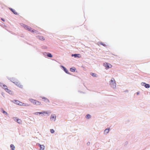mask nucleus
<instances>
[{
  "label": "nucleus",
  "instance_id": "nucleus-14",
  "mask_svg": "<svg viewBox=\"0 0 150 150\" xmlns=\"http://www.w3.org/2000/svg\"><path fill=\"white\" fill-rule=\"evenodd\" d=\"M42 99H44V101H45L46 102H49V100L48 99H47V98L45 97H42Z\"/></svg>",
  "mask_w": 150,
  "mask_h": 150
},
{
  "label": "nucleus",
  "instance_id": "nucleus-10",
  "mask_svg": "<svg viewBox=\"0 0 150 150\" xmlns=\"http://www.w3.org/2000/svg\"><path fill=\"white\" fill-rule=\"evenodd\" d=\"M10 9L15 14L17 15V13L14 10H13L12 8H10Z\"/></svg>",
  "mask_w": 150,
  "mask_h": 150
},
{
  "label": "nucleus",
  "instance_id": "nucleus-8",
  "mask_svg": "<svg viewBox=\"0 0 150 150\" xmlns=\"http://www.w3.org/2000/svg\"><path fill=\"white\" fill-rule=\"evenodd\" d=\"M45 146L43 145L40 146V150H44Z\"/></svg>",
  "mask_w": 150,
  "mask_h": 150
},
{
  "label": "nucleus",
  "instance_id": "nucleus-15",
  "mask_svg": "<svg viewBox=\"0 0 150 150\" xmlns=\"http://www.w3.org/2000/svg\"><path fill=\"white\" fill-rule=\"evenodd\" d=\"M10 147L12 150H14L15 146L13 144H11L10 145Z\"/></svg>",
  "mask_w": 150,
  "mask_h": 150
},
{
  "label": "nucleus",
  "instance_id": "nucleus-27",
  "mask_svg": "<svg viewBox=\"0 0 150 150\" xmlns=\"http://www.w3.org/2000/svg\"><path fill=\"white\" fill-rule=\"evenodd\" d=\"M1 20L4 21H5V20L3 18H1Z\"/></svg>",
  "mask_w": 150,
  "mask_h": 150
},
{
  "label": "nucleus",
  "instance_id": "nucleus-4",
  "mask_svg": "<svg viewBox=\"0 0 150 150\" xmlns=\"http://www.w3.org/2000/svg\"><path fill=\"white\" fill-rule=\"evenodd\" d=\"M14 103L18 105H26L25 104L22 103L21 102L18 100H14Z\"/></svg>",
  "mask_w": 150,
  "mask_h": 150
},
{
  "label": "nucleus",
  "instance_id": "nucleus-9",
  "mask_svg": "<svg viewBox=\"0 0 150 150\" xmlns=\"http://www.w3.org/2000/svg\"><path fill=\"white\" fill-rule=\"evenodd\" d=\"M56 118V116L54 115H51V119L52 120H55Z\"/></svg>",
  "mask_w": 150,
  "mask_h": 150
},
{
  "label": "nucleus",
  "instance_id": "nucleus-3",
  "mask_svg": "<svg viewBox=\"0 0 150 150\" xmlns=\"http://www.w3.org/2000/svg\"><path fill=\"white\" fill-rule=\"evenodd\" d=\"M2 88L4 89L6 91L8 92V93H9L10 94H12L13 93L11 91V90H9V89H8L7 88V87L5 85H3Z\"/></svg>",
  "mask_w": 150,
  "mask_h": 150
},
{
  "label": "nucleus",
  "instance_id": "nucleus-13",
  "mask_svg": "<svg viewBox=\"0 0 150 150\" xmlns=\"http://www.w3.org/2000/svg\"><path fill=\"white\" fill-rule=\"evenodd\" d=\"M80 55V54H72V56H74L75 57H79V56Z\"/></svg>",
  "mask_w": 150,
  "mask_h": 150
},
{
  "label": "nucleus",
  "instance_id": "nucleus-28",
  "mask_svg": "<svg viewBox=\"0 0 150 150\" xmlns=\"http://www.w3.org/2000/svg\"><path fill=\"white\" fill-rule=\"evenodd\" d=\"M38 146H39L40 147V146H41V145H41V144H38Z\"/></svg>",
  "mask_w": 150,
  "mask_h": 150
},
{
  "label": "nucleus",
  "instance_id": "nucleus-12",
  "mask_svg": "<svg viewBox=\"0 0 150 150\" xmlns=\"http://www.w3.org/2000/svg\"><path fill=\"white\" fill-rule=\"evenodd\" d=\"M47 56L49 57H52V55L50 53H47Z\"/></svg>",
  "mask_w": 150,
  "mask_h": 150
},
{
  "label": "nucleus",
  "instance_id": "nucleus-26",
  "mask_svg": "<svg viewBox=\"0 0 150 150\" xmlns=\"http://www.w3.org/2000/svg\"><path fill=\"white\" fill-rule=\"evenodd\" d=\"M24 28H25L26 29H28V27H27V26H24Z\"/></svg>",
  "mask_w": 150,
  "mask_h": 150
},
{
  "label": "nucleus",
  "instance_id": "nucleus-19",
  "mask_svg": "<svg viewBox=\"0 0 150 150\" xmlns=\"http://www.w3.org/2000/svg\"><path fill=\"white\" fill-rule=\"evenodd\" d=\"M16 121H17V122H18V123H21V122H22V121L21 120L19 119H18L16 120Z\"/></svg>",
  "mask_w": 150,
  "mask_h": 150
},
{
  "label": "nucleus",
  "instance_id": "nucleus-22",
  "mask_svg": "<svg viewBox=\"0 0 150 150\" xmlns=\"http://www.w3.org/2000/svg\"><path fill=\"white\" fill-rule=\"evenodd\" d=\"M29 31H30L31 32L33 33H34V32L35 33L37 31L35 30H32L31 29H29Z\"/></svg>",
  "mask_w": 150,
  "mask_h": 150
},
{
  "label": "nucleus",
  "instance_id": "nucleus-23",
  "mask_svg": "<svg viewBox=\"0 0 150 150\" xmlns=\"http://www.w3.org/2000/svg\"><path fill=\"white\" fill-rule=\"evenodd\" d=\"M39 113L40 114H47V112L46 111H43L42 112H39Z\"/></svg>",
  "mask_w": 150,
  "mask_h": 150
},
{
  "label": "nucleus",
  "instance_id": "nucleus-17",
  "mask_svg": "<svg viewBox=\"0 0 150 150\" xmlns=\"http://www.w3.org/2000/svg\"><path fill=\"white\" fill-rule=\"evenodd\" d=\"M145 83V85H144V86L145 87L147 88H148L150 87V85L149 84H146L145 83Z\"/></svg>",
  "mask_w": 150,
  "mask_h": 150
},
{
  "label": "nucleus",
  "instance_id": "nucleus-21",
  "mask_svg": "<svg viewBox=\"0 0 150 150\" xmlns=\"http://www.w3.org/2000/svg\"><path fill=\"white\" fill-rule=\"evenodd\" d=\"M91 75L94 77H96V74L93 73H91Z\"/></svg>",
  "mask_w": 150,
  "mask_h": 150
},
{
  "label": "nucleus",
  "instance_id": "nucleus-11",
  "mask_svg": "<svg viewBox=\"0 0 150 150\" xmlns=\"http://www.w3.org/2000/svg\"><path fill=\"white\" fill-rule=\"evenodd\" d=\"M109 131V129L108 128L106 129L104 131V133L107 134L108 133Z\"/></svg>",
  "mask_w": 150,
  "mask_h": 150
},
{
  "label": "nucleus",
  "instance_id": "nucleus-5",
  "mask_svg": "<svg viewBox=\"0 0 150 150\" xmlns=\"http://www.w3.org/2000/svg\"><path fill=\"white\" fill-rule=\"evenodd\" d=\"M103 65L105 67L107 68V69L109 68H110L112 67V66L111 64L107 63H104Z\"/></svg>",
  "mask_w": 150,
  "mask_h": 150
},
{
  "label": "nucleus",
  "instance_id": "nucleus-29",
  "mask_svg": "<svg viewBox=\"0 0 150 150\" xmlns=\"http://www.w3.org/2000/svg\"><path fill=\"white\" fill-rule=\"evenodd\" d=\"M138 94H139V93H137V95H138Z\"/></svg>",
  "mask_w": 150,
  "mask_h": 150
},
{
  "label": "nucleus",
  "instance_id": "nucleus-16",
  "mask_svg": "<svg viewBox=\"0 0 150 150\" xmlns=\"http://www.w3.org/2000/svg\"><path fill=\"white\" fill-rule=\"evenodd\" d=\"M63 68L64 69V71H65V72L67 73V74H69L68 70L65 67H63Z\"/></svg>",
  "mask_w": 150,
  "mask_h": 150
},
{
  "label": "nucleus",
  "instance_id": "nucleus-1",
  "mask_svg": "<svg viewBox=\"0 0 150 150\" xmlns=\"http://www.w3.org/2000/svg\"><path fill=\"white\" fill-rule=\"evenodd\" d=\"M30 102L34 104L35 105H40L41 104V103L37 100H34L32 99H30Z\"/></svg>",
  "mask_w": 150,
  "mask_h": 150
},
{
  "label": "nucleus",
  "instance_id": "nucleus-2",
  "mask_svg": "<svg viewBox=\"0 0 150 150\" xmlns=\"http://www.w3.org/2000/svg\"><path fill=\"white\" fill-rule=\"evenodd\" d=\"M110 84L114 87H116V83L114 78H112L110 81Z\"/></svg>",
  "mask_w": 150,
  "mask_h": 150
},
{
  "label": "nucleus",
  "instance_id": "nucleus-6",
  "mask_svg": "<svg viewBox=\"0 0 150 150\" xmlns=\"http://www.w3.org/2000/svg\"><path fill=\"white\" fill-rule=\"evenodd\" d=\"M13 83H15L16 84V85L19 87L20 88L22 87V86L20 84V83L19 82L15 81V82H13Z\"/></svg>",
  "mask_w": 150,
  "mask_h": 150
},
{
  "label": "nucleus",
  "instance_id": "nucleus-7",
  "mask_svg": "<svg viewBox=\"0 0 150 150\" xmlns=\"http://www.w3.org/2000/svg\"><path fill=\"white\" fill-rule=\"evenodd\" d=\"M38 38L41 40H45L43 36H38Z\"/></svg>",
  "mask_w": 150,
  "mask_h": 150
},
{
  "label": "nucleus",
  "instance_id": "nucleus-24",
  "mask_svg": "<svg viewBox=\"0 0 150 150\" xmlns=\"http://www.w3.org/2000/svg\"><path fill=\"white\" fill-rule=\"evenodd\" d=\"M50 132L52 133H53L54 132V131L53 129H50Z\"/></svg>",
  "mask_w": 150,
  "mask_h": 150
},
{
  "label": "nucleus",
  "instance_id": "nucleus-25",
  "mask_svg": "<svg viewBox=\"0 0 150 150\" xmlns=\"http://www.w3.org/2000/svg\"><path fill=\"white\" fill-rule=\"evenodd\" d=\"M2 111L4 113L6 114V115L7 114V113L4 110H2Z\"/></svg>",
  "mask_w": 150,
  "mask_h": 150
},
{
  "label": "nucleus",
  "instance_id": "nucleus-20",
  "mask_svg": "<svg viewBox=\"0 0 150 150\" xmlns=\"http://www.w3.org/2000/svg\"><path fill=\"white\" fill-rule=\"evenodd\" d=\"M91 115L89 114H87V115L86 116V118L87 119H89L90 118H91Z\"/></svg>",
  "mask_w": 150,
  "mask_h": 150
},
{
  "label": "nucleus",
  "instance_id": "nucleus-18",
  "mask_svg": "<svg viewBox=\"0 0 150 150\" xmlns=\"http://www.w3.org/2000/svg\"><path fill=\"white\" fill-rule=\"evenodd\" d=\"M70 70L72 72H74L75 71V69L74 67H72L70 68Z\"/></svg>",
  "mask_w": 150,
  "mask_h": 150
}]
</instances>
